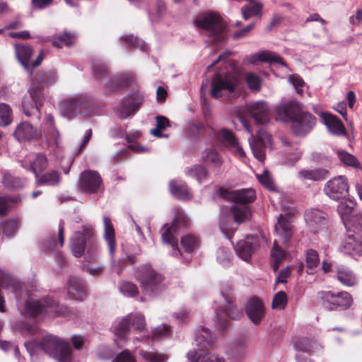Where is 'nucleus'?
Wrapping results in <instances>:
<instances>
[{"label":"nucleus","instance_id":"20","mask_svg":"<svg viewBox=\"0 0 362 362\" xmlns=\"http://www.w3.org/2000/svg\"><path fill=\"white\" fill-rule=\"evenodd\" d=\"M91 235L90 227L85 226L83 232L76 231L71 238L70 247L76 257H81L86 248V239Z\"/></svg>","mask_w":362,"mask_h":362},{"label":"nucleus","instance_id":"32","mask_svg":"<svg viewBox=\"0 0 362 362\" xmlns=\"http://www.w3.org/2000/svg\"><path fill=\"white\" fill-rule=\"evenodd\" d=\"M171 194L177 199L189 200L192 199V194L187 185L181 180H172L169 183Z\"/></svg>","mask_w":362,"mask_h":362},{"label":"nucleus","instance_id":"39","mask_svg":"<svg viewBox=\"0 0 362 362\" xmlns=\"http://www.w3.org/2000/svg\"><path fill=\"white\" fill-rule=\"evenodd\" d=\"M55 73L53 71L40 72L35 78L34 87H38L39 88H40L41 93H42V90L45 86L52 85L55 82Z\"/></svg>","mask_w":362,"mask_h":362},{"label":"nucleus","instance_id":"15","mask_svg":"<svg viewBox=\"0 0 362 362\" xmlns=\"http://www.w3.org/2000/svg\"><path fill=\"white\" fill-rule=\"evenodd\" d=\"M316 124V119L310 113L300 112L297 114L292 122L294 133L298 136L306 134Z\"/></svg>","mask_w":362,"mask_h":362},{"label":"nucleus","instance_id":"59","mask_svg":"<svg viewBox=\"0 0 362 362\" xmlns=\"http://www.w3.org/2000/svg\"><path fill=\"white\" fill-rule=\"evenodd\" d=\"M129 80L127 76H117L112 78L107 86L111 90H119L128 85Z\"/></svg>","mask_w":362,"mask_h":362},{"label":"nucleus","instance_id":"36","mask_svg":"<svg viewBox=\"0 0 362 362\" xmlns=\"http://www.w3.org/2000/svg\"><path fill=\"white\" fill-rule=\"evenodd\" d=\"M16 55L18 60L25 69L29 67V60L33 55V49L28 45H15Z\"/></svg>","mask_w":362,"mask_h":362},{"label":"nucleus","instance_id":"45","mask_svg":"<svg viewBox=\"0 0 362 362\" xmlns=\"http://www.w3.org/2000/svg\"><path fill=\"white\" fill-rule=\"evenodd\" d=\"M317 300L320 305L325 309L329 310H333L334 304L335 303V293L328 291H320L318 292Z\"/></svg>","mask_w":362,"mask_h":362},{"label":"nucleus","instance_id":"56","mask_svg":"<svg viewBox=\"0 0 362 362\" xmlns=\"http://www.w3.org/2000/svg\"><path fill=\"white\" fill-rule=\"evenodd\" d=\"M156 119V127L155 129L151 130V134L158 138L168 136L167 135H163L161 133L163 130L165 129L170 125L168 118L164 116H157Z\"/></svg>","mask_w":362,"mask_h":362},{"label":"nucleus","instance_id":"7","mask_svg":"<svg viewBox=\"0 0 362 362\" xmlns=\"http://www.w3.org/2000/svg\"><path fill=\"white\" fill-rule=\"evenodd\" d=\"M240 122L250 135L248 141L254 156L259 162L263 163L265 159V150L272 145L271 136L263 129H260L257 131V137L255 138L247 119L241 118Z\"/></svg>","mask_w":362,"mask_h":362},{"label":"nucleus","instance_id":"41","mask_svg":"<svg viewBox=\"0 0 362 362\" xmlns=\"http://www.w3.org/2000/svg\"><path fill=\"white\" fill-rule=\"evenodd\" d=\"M37 178V186H55L59 183L61 180L59 173L56 170H52Z\"/></svg>","mask_w":362,"mask_h":362},{"label":"nucleus","instance_id":"64","mask_svg":"<svg viewBox=\"0 0 362 362\" xmlns=\"http://www.w3.org/2000/svg\"><path fill=\"white\" fill-rule=\"evenodd\" d=\"M305 262L309 269H313L318 266L320 259L317 252L315 250L310 249L307 250Z\"/></svg>","mask_w":362,"mask_h":362},{"label":"nucleus","instance_id":"24","mask_svg":"<svg viewBox=\"0 0 362 362\" xmlns=\"http://www.w3.org/2000/svg\"><path fill=\"white\" fill-rule=\"evenodd\" d=\"M329 132L335 136H345L346 129L341 121L335 115L328 112H319Z\"/></svg>","mask_w":362,"mask_h":362},{"label":"nucleus","instance_id":"42","mask_svg":"<svg viewBox=\"0 0 362 362\" xmlns=\"http://www.w3.org/2000/svg\"><path fill=\"white\" fill-rule=\"evenodd\" d=\"M185 173L186 175L195 178L199 183L205 180L209 175L207 170L200 165L186 168Z\"/></svg>","mask_w":362,"mask_h":362},{"label":"nucleus","instance_id":"50","mask_svg":"<svg viewBox=\"0 0 362 362\" xmlns=\"http://www.w3.org/2000/svg\"><path fill=\"white\" fill-rule=\"evenodd\" d=\"M13 121V112L6 103H0V126H8Z\"/></svg>","mask_w":362,"mask_h":362},{"label":"nucleus","instance_id":"35","mask_svg":"<svg viewBox=\"0 0 362 362\" xmlns=\"http://www.w3.org/2000/svg\"><path fill=\"white\" fill-rule=\"evenodd\" d=\"M30 169L34 173L36 177H38V172L44 170L48 165L45 155L38 153L30 156Z\"/></svg>","mask_w":362,"mask_h":362},{"label":"nucleus","instance_id":"49","mask_svg":"<svg viewBox=\"0 0 362 362\" xmlns=\"http://www.w3.org/2000/svg\"><path fill=\"white\" fill-rule=\"evenodd\" d=\"M18 223L16 219H8L0 223V231L7 237L14 235L18 229Z\"/></svg>","mask_w":362,"mask_h":362},{"label":"nucleus","instance_id":"51","mask_svg":"<svg viewBox=\"0 0 362 362\" xmlns=\"http://www.w3.org/2000/svg\"><path fill=\"white\" fill-rule=\"evenodd\" d=\"M256 177L261 185L269 191L276 190L273 177L269 170H264L262 173L256 174Z\"/></svg>","mask_w":362,"mask_h":362},{"label":"nucleus","instance_id":"28","mask_svg":"<svg viewBox=\"0 0 362 362\" xmlns=\"http://www.w3.org/2000/svg\"><path fill=\"white\" fill-rule=\"evenodd\" d=\"M275 231L283 243H287L293 236V229L290 220L281 214L275 225Z\"/></svg>","mask_w":362,"mask_h":362},{"label":"nucleus","instance_id":"31","mask_svg":"<svg viewBox=\"0 0 362 362\" xmlns=\"http://www.w3.org/2000/svg\"><path fill=\"white\" fill-rule=\"evenodd\" d=\"M258 62H274L284 66H286L279 55L273 52L267 50L253 54L247 59V62L250 64H255Z\"/></svg>","mask_w":362,"mask_h":362},{"label":"nucleus","instance_id":"48","mask_svg":"<svg viewBox=\"0 0 362 362\" xmlns=\"http://www.w3.org/2000/svg\"><path fill=\"white\" fill-rule=\"evenodd\" d=\"M202 158L206 163H211L215 167H220L223 163L221 156L214 150L209 148L202 153Z\"/></svg>","mask_w":362,"mask_h":362},{"label":"nucleus","instance_id":"17","mask_svg":"<svg viewBox=\"0 0 362 362\" xmlns=\"http://www.w3.org/2000/svg\"><path fill=\"white\" fill-rule=\"evenodd\" d=\"M13 134L17 141L22 142L37 140L42 132L29 122L23 121L16 126Z\"/></svg>","mask_w":362,"mask_h":362},{"label":"nucleus","instance_id":"43","mask_svg":"<svg viewBox=\"0 0 362 362\" xmlns=\"http://www.w3.org/2000/svg\"><path fill=\"white\" fill-rule=\"evenodd\" d=\"M223 300L224 305L223 312L226 315L233 320L239 319L243 314L242 310L233 303L228 296L223 294Z\"/></svg>","mask_w":362,"mask_h":362},{"label":"nucleus","instance_id":"6","mask_svg":"<svg viewBox=\"0 0 362 362\" xmlns=\"http://www.w3.org/2000/svg\"><path fill=\"white\" fill-rule=\"evenodd\" d=\"M346 237L341 243L339 250L346 255L353 257L362 255V225L360 223H345Z\"/></svg>","mask_w":362,"mask_h":362},{"label":"nucleus","instance_id":"23","mask_svg":"<svg viewBox=\"0 0 362 362\" xmlns=\"http://www.w3.org/2000/svg\"><path fill=\"white\" fill-rule=\"evenodd\" d=\"M217 138L223 142L235 156L240 158L245 157V151L232 132L226 129H221L218 132Z\"/></svg>","mask_w":362,"mask_h":362},{"label":"nucleus","instance_id":"5","mask_svg":"<svg viewBox=\"0 0 362 362\" xmlns=\"http://www.w3.org/2000/svg\"><path fill=\"white\" fill-rule=\"evenodd\" d=\"M39 348L59 362H71L72 350L69 342L56 335L47 334L38 343Z\"/></svg>","mask_w":362,"mask_h":362},{"label":"nucleus","instance_id":"37","mask_svg":"<svg viewBox=\"0 0 362 362\" xmlns=\"http://www.w3.org/2000/svg\"><path fill=\"white\" fill-rule=\"evenodd\" d=\"M281 141L285 147L284 151L288 158V164L292 165L300 158L302 153L297 145H292L286 139H282Z\"/></svg>","mask_w":362,"mask_h":362},{"label":"nucleus","instance_id":"34","mask_svg":"<svg viewBox=\"0 0 362 362\" xmlns=\"http://www.w3.org/2000/svg\"><path fill=\"white\" fill-rule=\"evenodd\" d=\"M329 175V171L325 168L302 169L298 172V176L303 180L320 181L325 180Z\"/></svg>","mask_w":362,"mask_h":362},{"label":"nucleus","instance_id":"55","mask_svg":"<svg viewBox=\"0 0 362 362\" xmlns=\"http://www.w3.org/2000/svg\"><path fill=\"white\" fill-rule=\"evenodd\" d=\"M315 342L307 338L298 339L294 341L296 351L300 353H310L313 348Z\"/></svg>","mask_w":362,"mask_h":362},{"label":"nucleus","instance_id":"8","mask_svg":"<svg viewBox=\"0 0 362 362\" xmlns=\"http://www.w3.org/2000/svg\"><path fill=\"white\" fill-rule=\"evenodd\" d=\"M236 83V76L229 71L224 77L219 74H216L211 83V97L218 99L232 93L235 90Z\"/></svg>","mask_w":362,"mask_h":362},{"label":"nucleus","instance_id":"11","mask_svg":"<svg viewBox=\"0 0 362 362\" xmlns=\"http://www.w3.org/2000/svg\"><path fill=\"white\" fill-rule=\"evenodd\" d=\"M324 192L327 197L333 200L344 199L349 192L347 179L342 175L333 177L325 184Z\"/></svg>","mask_w":362,"mask_h":362},{"label":"nucleus","instance_id":"4","mask_svg":"<svg viewBox=\"0 0 362 362\" xmlns=\"http://www.w3.org/2000/svg\"><path fill=\"white\" fill-rule=\"evenodd\" d=\"M195 24L211 42L218 43L225 39L226 26L221 17L217 13L213 12L201 13L196 18Z\"/></svg>","mask_w":362,"mask_h":362},{"label":"nucleus","instance_id":"61","mask_svg":"<svg viewBox=\"0 0 362 362\" xmlns=\"http://www.w3.org/2000/svg\"><path fill=\"white\" fill-rule=\"evenodd\" d=\"M337 155L340 160L346 165L356 168L359 165L357 158L352 154L349 153L345 151H338Z\"/></svg>","mask_w":362,"mask_h":362},{"label":"nucleus","instance_id":"9","mask_svg":"<svg viewBox=\"0 0 362 362\" xmlns=\"http://www.w3.org/2000/svg\"><path fill=\"white\" fill-rule=\"evenodd\" d=\"M88 98L83 95H72L59 101V112L62 117L72 119L80 113L82 108L88 102Z\"/></svg>","mask_w":362,"mask_h":362},{"label":"nucleus","instance_id":"13","mask_svg":"<svg viewBox=\"0 0 362 362\" xmlns=\"http://www.w3.org/2000/svg\"><path fill=\"white\" fill-rule=\"evenodd\" d=\"M42 93L38 87L31 88L24 96L22 107L24 114L30 117L35 111H37L42 103Z\"/></svg>","mask_w":362,"mask_h":362},{"label":"nucleus","instance_id":"58","mask_svg":"<svg viewBox=\"0 0 362 362\" xmlns=\"http://www.w3.org/2000/svg\"><path fill=\"white\" fill-rule=\"evenodd\" d=\"M181 245L186 252L190 253L198 247L199 242L195 236L186 235L182 238Z\"/></svg>","mask_w":362,"mask_h":362},{"label":"nucleus","instance_id":"54","mask_svg":"<svg viewBox=\"0 0 362 362\" xmlns=\"http://www.w3.org/2000/svg\"><path fill=\"white\" fill-rule=\"evenodd\" d=\"M3 183L7 188L17 189L23 187L25 184V181L11 174H6L3 177Z\"/></svg>","mask_w":362,"mask_h":362},{"label":"nucleus","instance_id":"25","mask_svg":"<svg viewBox=\"0 0 362 362\" xmlns=\"http://www.w3.org/2000/svg\"><path fill=\"white\" fill-rule=\"evenodd\" d=\"M223 197L235 203L247 204L253 202L256 197L255 192L252 189H243L236 191H226Z\"/></svg>","mask_w":362,"mask_h":362},{"label":"nucleus","instance_id":"57","mask_svg":"<svg viewBox=\"0 0 362 362\" xmlns=\"http://www.w3.org/2000/svg\"><path fill=\"white\" fill-rule=\"evenodd\" d=\"M271 255L274 262L273 264V268L274 272H276L279 269L280 262L284 259L286 257V252L281 250L276 241H274L273 247L272 249Z\"/></svg>","mask_w":362,"mask_h":362},{"label":"nucleus","instance_id":"44","mask_svg":"<svg viewBox=\"0 0 362 362\" xmlns=\"http://www.w3.org/2000/svg\"><path fill=\"white\" fill-rule=\"evenodd\" d=\"M76 37L74 34L64 33L57 36H54L51 39L52 45L57 48H61L64 46L69 47L75 42Z\"/></svg>","mask_w":362,"mask_h":362},{"label":"nucleus","instance_id":"33","mask_svg":"<svg viewBox=\"0 0 362 362\" xmlns=\"http://www.w3.org/2000/svg\"><path fill=\"white\" fill-rule=\"evenodd\" d=\"M103 222L105 227L104 238L107 244L110 255L113 256L116 248L115 229L109 218L103 217Z\"/></svg>","mask_w":362,"mask_h":362},{"label":"nucleus","instance_id":"10","mask_svg":"<svg viewBox=\"0 0 362 362\" xmlns=\"http://www.w3.org/2000/svg\"><path fill=\"white\" fill-rule=\"evenodd\" d=\"M78 186L86 193L95 194L103 188V179L97 171L84 170L80 174Z\"/></svg>","mask_w":362,"mask_h":362},{"label":"nucleus","instance_id":"38","mask_svg":"<svg viewBox=\"0 0 362 362\" xmlns=\"http://www.w3.org/2000/svg\"><path fill=\"white\" fill-rule=\"evenodd\" d=\"M140 357L146 362H167L168 356L153 349L147 350L141 349L139 351Z\"/></svg>","mask_w":362,"mask_h":362},{"label":"nucleus","instance_id":"60","mask_svg":"<svg viewBox=\"0 0 362 362\" xmlns=\"http://www.w3.org/2000/svg\"><path fill=\"white\" fill-rule=\"evenodd\" d=\"M287 304V296L284 291L276 293L272 300V307L275 310H283Z\"/></svg>","mask_w":362,"mask_h":362},{"label":"nucleus","instance_id":"16","mask_svg":"<svg viewBox=\"0 0 362 362\" xmlns=\"http://www.w3.org/2000/svg\"><path fill=\"white\" fill-rule=\"evenodd\" d=\"M259 245L258 237L247 236L245 240H240L235 247L237 256L245 262H249L254 251Z\"/></svg>","mask_w":362,"mask_h":362},{"label":"nucleus","instance_id":"18","mask_svg":"<svg viewBox=\"0 0 362 362\" xmlns=\"http://www.w3.org/2000/svg\"><path fill=\"white\" fill-rule=\"evenodd\" d=\"M305 219L308 226L314 233L324 230L327 227V214L319 209H312L307 211Z\"/></svg>","mask_w":362,"mask_h":362},{"label":"nucleus","instance_id":"52","mask_svg":"<svg viewBox=\"0 0 362 362\" xmlns=\"http://www.w3.org/2000/svg\"><path fill=\"white\" fill-rule=\"evenodd\" d=\"M233 259L231 252L226 247H221L216 252V261L223 267H228Z\"/></svg>","mask_w":362,"mask_h":362},{"label":"nucleus","instance_id":"1","mask_svg":"<svg viewBox=\"0 0 362 362\" xmlns=\"http://www.w3.org/2000/svg\"><path fill=\"white\" fill-rule=\"evenodd\" d=\"M213 339L209 329L198 328L195 333V343L197 349H192L187 353L189 362H226L223 356L207 351L213 345Z\"/></svg>","mask_w":362,"mask_h":362},{"label":"nucleus","instance_id":"26","mask_svg":"<svg viewBox=\"0 0 362 362\" xmlns=\"http://www.w3.org/2000/svg\"><path fill=\"white\" fill-rule=\"evenodd\" d=\"M246 313L249 319L254 324H259L263 319L265 312L263 303L257 298L248 300Z\"/></svg>","mask_w":362,"mask_h":362},{"label":"nucleus","instance_id":"3","mask_svg":"<svg viewBox=\"0 0 362 362\" xmlns=\"http://www.w3.org/2000/svg\"><path fill=\"white\" fill-rule=\"evenodd\" d=\"M18 308L23 315L29 317H37L42 314L52 315L56 313L59 315H67L69 310L63 307L50 298H45L41 300L30 298L24 303L18 302Z\"/></svg>","mask_w":362,"mask_h":362},{"label":"nucleus","instance_id":"2","mask_svg":"<svg viewBox=\"0 0 362 362\" xmlns=\"http://www.w3.org/2000/svg\"><path fill=\"white\" fill-rule=\"evenodd\" d=\"M135 278L139 282L142 293L145 296L154 298L166 288L164 276L149 264L137 268Z\"/></svg>","mask_w":362,"mask_h":362},{"label":"nucleus","instance_id":"22","mask_svg":"<svg viewBox=\"0 0 362 362\" xmlns=\"http://www.w3.org/2000/svg\"><path fill=\"white\" fill-rule=\"evenodd\" d=\"M42 129L47 144L50 146H57L60 136L55 127L54 117L52 115H46L45 121L42 124Z\"/></svg>","mask_w":362,"mask_h":362},{"label":"nucleus","instance_id":"53","mask_svg":"<svg viewBox=\"0 0 362 362\" xmlns=\"http://www.w3.org/2000/svg\"><path fill=\"white\" fill-rule=\"evenodd\" d=\"M118 288L121 293L127 297H134L139 294L137 286L129 281H122Z\"/></svg>","mask_w":362,"mask_h":362},{"label":"nucleus","instance_id":"12","mask_svg":"<svg viewBox=\"0 0 362 362\" xmlns=\"http://www.w3.org/2000/svg\"><path fill=\"white\" fill-rule=\"evenodd\" d=\"M112 329L116 337L115 343L119 348L124 347L131 330V315H127L115 320L112 325Z\"/></svg>","mask_w":362,"mask_h":362},{"label":"nucleus","instance_id":"27","mask_svg":"<svg viewBox=\"0 0 362 362\" xmlns=\"http://www.w3.org/2000/svg\"><path fill=\"white\" fill-rule=\"evenodd\" d=\"M177 222H174L171 226L168 224L164 226V232L162 234V240L164 244L170 245L172 247V255L178 256L180 255L177 247Z\"/></svg>","mask_w":362,"mask_h":362},{"label":"nucleus","instance_id":"46","mask_svg":"<svg viewBox=\"0 0 362 362\" xmlns=\"http://www.w3.org/2000/svg\"><path fill=\"white\" fill-rule=\"evenodd\" d=\"M335 298L333 310L346 309L350 307L352 303L351 296L346 291L335 293Z\"/></svg>","mask_w":362,"mask_h":362},{"label":"nucleus","instance_id":"21","mask_svg":"<svg viewBox=\"0 0 362 362\" xmlns=\"http://www.w3.org/2000/svg\"><path fill=\"white\" fill-rule=\"evenodd\" d=\"M67 293L71 299L83 300L86 296V286L83 279L69 276L67 281Z\"/></svg>","mask_w":362,"mask_h":362},{"label":"nucleus","instance_id":"19","mask_svg":"<svg viewBox=\"0 0 362 362\" xmlns=\"http://www.w3.org/2000/svg\"><path fill=\"white\" fill-rule=\"evenodd\" d=\"M247 110L255 122L259 124H265L270 119V110L265 101L261 100L249 103Z\"/></svg>","mask_w":362,"mask_h":362},{"label":"nucleus","instance_id":"29","mask_svg":"<svg viewBox=\"0 0 362 362\" xmlns=\"http://www.w3.org/2000/svg\"><path fill=\"white\" fill-rule=\"evenodd\" d=\"M141 102H134L133 95H129L115 108V114L120 119H124L137 111Z\"/></svg>","mask_w":362,"mask_h":362},{"label":"nucleus","instance_id":"40","mask_svg":"<svg viewBox=\"0 0 362 362\" xmlns=\"http://www.w3.org/2000/svg\"><path fill=\"white\" fill-rule=\"evenodd\" d=\"M248 5L242 7L241 13L245 20H248L253 16H261L263 5L260 2L251 0Z\"/></svg>","mask_w":362,"mask_h":362},{"label":"nucleus","instance_id":"63","mask_svg":"<svg viewBox=\"0 0 362 362\" xmlns=\"http://www.w3.org/2000/svg\"><path fill=\"white\" fill-rule=\"evenodd\" d=\"M129 315H131V327H133L136 332H143L146 325L144 317L138 313L129 314Z\"/></svg>","mask_w":362,"mask_h":362},{"label":"nucleus","instance_id":"14","mask_svg":"<svg viewBox=\"0 0 362 362\" xmlns=\"http://www.w3.org/2000/svg\"><path fill=\"white\" fill-rule=\"evenodd\" d=\"M303 109L300 103L292 100L288 103H281L276 106V114L279 120L293 122L300 110Z\"/></svg>","mask_w":362,"mask_h":362},{"label":"nucleus","instance_id":"47","mask_svg":"<svg viewBox=\"0 0 362 362\" xmlns=\"http://www.w3.org/2000/svg\"><path fill=\"white\" fill-rule=\"evenodd\" d=\"M234 220L238 223H241L249 220L251 216L250 209L247 206H233L231 207Z\"/></svg>","mask_w":362,"mask_h":362},{"label":"nucleus","instance_id":"30","mask_svg":"<svg viewBox=\"0 0 362 362\" xmlns=\"http://www.w3.org/2000/svg\"><path fill=\"white\" fill-rule=\"evenodd\" d=\"M337 280L344 286L351 287L358 284L356 274L349 267L339 266L336 271Z\"/></svg>","mask_w":362,"mask_h":362},{"label":"nucleus","instance_id":"62","mask_svg":"<svg viewBox=\"0 0 362 362\" xmlns=\"http://www.w3.org/2000/svg\"><path fill=\"white\" fill-rule=\"evenodd\" d=\"M155 9L154 13L149 14L152 21H158L165 16L166 11L165 3L162 0L156 1Z\"/></svg>","mask_w":362,"mask_h":362}]
</instances>
